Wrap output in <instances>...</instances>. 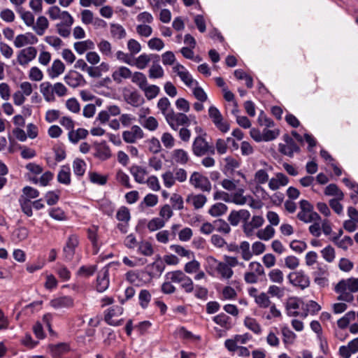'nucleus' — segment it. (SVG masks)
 Instances as JSON below:
<instances>
[{
    "mask_svg": "<svg viewBox=\"0 0 358 358\" xmlns=\"http://www.w3.org/2000/svg\"><path fill=\"white\" fill-rule=\"evenodd\" d=\"M57 180L59 183L69 185L71 183V172L68 166H63L57 175Z\"/></svg>",
    "mask_w": 358,
    "mask_h": 358,
    "instance_id": "32",
    "label": "nucleus"
},
{
    "mask_svg": "<svg viewBox=\"0 0 358 358\" xmlns=\"http://www.w3.org/2000/svg\"><path fill=\"white\" fill-rule=\"evenodd\" d=\"M162 177L166 187L170 188L175 184L176 179L173 172L170 171H166L162 174Z\"/></svg>",
    "mask_w": 358,
    "mask_h": 358,
    "instance_id": "64",
    "label": "nucleus"
},
{
    "mask_svg": "<svg viewBox=\"0 0 358 358\" xmlns=\"http://www.w3.org/2000/svg\"><path fill=\"white\" fill-rule=\"evenodd\" d=\"M64 80L68 85L73 88L83 85L85 83L83 76L76 71H69L65 76Z\"/></svg>",
    "mask_w": 358,
    "mask_h": 358,
    "instance_id": "15",
    "label": "nucleus"
},
{
    "mask_svg": "<svg viewBox=\"0 0 358 358\" xmlns=\"http://www.w3.org/2000/svg\"><path fill=\"white\" fill-rule=\"evenodd\" d=\"M283 140L285 141V144H279V151L280 153L289 157H292L294 152L298 153L300 152V148L297 145L294 139L287 134L283 136Z\"/></svg>",
    "mask_w": 358,
    "mask_h": 358,
    "instance_id": "9",
    "label": "nucleus"
},
{
    "mask_svg": "<svg viewBox=\"0 0 358 358\" xmlns=\"http://www.w3.org/2000/svg\"><path fill=\"white\" fill-rule=\"evenodd\" d=\"M123 313V308L120 306H113L109 308L104 315L105 322L111 326H120L123 322V319L119 317Z\"/></svg>",
    "mask_w": 358,
    "mask_h": 358,
    "instance_id": "5",
    "label": "nucleus"
},
{
    "mask_svg": "<svg viewBox=\"0 0 358 358\" xmlns=\"http://www.w3.org/2000/svg\"><path fill=\"white\" fill-rule=\"evenodd\" d=\"M142 90L144 92L145 96L148 100L155 98L159 93V87L155 85H147Z\"/></svg>",
    "mask_w": 358,
    "mask_h": 358,
    "instance_id": "48",
    "label": "nucleus"
},
{
    "mask_svg": "<svg viewBox=\"0 0 358 358\" xmlns=\"http://www.w3.org/2000/svg\"><path fill=\"white\" fill-rule=\"evenodd\" d=\"M139 303L143 308H147L151 299V294L147 289L141 290L138 295Z\"/></svg>",
    "mask_w": 358,
    "mask_h": 358,
    "instance_id": "59",
    "label": "nucleus"
},
{
    "mask_svg": "<svg viewBox=\"0 0 358 358\" xmlns=\"http://www.w3.org/2000/svg\"><path fill=\"white\" fill-rule=\"evenodd\" d=\"M97 269L96 265L82 266L77 271L80 276L89 277L92 275Z\"/></svg>",
    "mask_w": 358,
    "mask_h": 358,
    "instance_id": "55",
    "label": "nucleus"
},
{
    "mask_svg": "<svg viewBox=\"0 0 358 358\" xmlns=\"http://www.w3.org/2000/svg\"><path fill=\"white\" fill-rule=\"evenodd\" d=\"M268 294L271 296H275L278 299H281L285 295V288L280 287L276 285H271L268 289Z\"/></svg>",
    "mask_w": 358,
    "mask_h": 358,
    "instance_id": "63",
    "label": "nucleus"
},
{
    "mask_svg": "<svg viewBox=\"0 0 358 358\" xmlns=\"http://www.w3.org/2000/svg\"><path fill=\"white\" fill-rule=\"evenodd\" d=\"M142 126L149 131H155L157 129L159 123L157 119L152 116L147 117L143 122H141Z\"/></svg>",
    "mask_w": 358,
    "mask_h": 358,
    "instance_id": "56",
    "label": "nucleus"
},
{
    "mask_svg": "<svg viewBox=\"0 0 358 358\" xmlns=\"http://www.w3.org/2000/svg\"><path fill=\"white\" fill-rule=\"evenodd\" d=\"M40 91L47 101H54L55 94L64 96L67 93V88L62 83L52 85L49 82H43L40 85Z\"/></svg>",
    "mask_w": 358,
    "mask_h": 358,
    "instance_id": "1",
    "label": "nucleus"
},
{
    "mask_svg": "<svg viewBox=\"0 0 358 358\" xmlns=\"http://www.w3.org/2000/svg\"><path fill=\"white\" fill-rule=\"evenodd\" d=\"M130 171L136 182L140 184L145 182V177L148 174L145 169L139 166H132Z\"/></svg>",
    "mask_w": 358,
    "mask_h": 358,
    "instance_id": "22",
    "label": "nucleus"
},
{
    "mask_svg": "<svg viewBox=\"0 0 358 358\" xmlns=\"http://www.w3.org/2000/svg\"><path fill=\"white\" fill-rule=\"evenodd\" d=\"M244 324L247 328H248L256 334H259L262 332L260 324L254 318L246 317L245 319Z\"/></svg>",
    "mask_w": 358,
    "mask_h": 358,
    "instance_id": "45",
    "label": "nucleus"
},
{
    "mask_svg": "<svg viewBox=\"0 0 358 358\" xmlns=\"http://www.w3.org/2000/svg\"><path fill=\"white\" fill-rule=\"evenodd\" d=\"M187 202H191L195 209L201 208L207 201V198L203 194L189 195L186 199Z\"/></svg>",
    "mask_w": 358,
    "mask_h": 358,
    "instance_id": "26",
    "label": "nucleus"
},
{
    "mask_svg": "<svg viewBox=\"0 0 358 358\" xmlns=\"http://www.w3.org/2000/svg\"><path fill=\"white\" fill-rule=\"evenodd\" d=\"M335 292L339 294L337 297L338 301L352 302L354 300V296L352 293L350 292H348L347 289L342 290V289L338 287V283L335 287Z\"/></svg>",
    "mask_w": 358,
    "mask_h": 358,
    "instance_id": "37",
    "label": "nucleus"
},
{
    "mask_svg": "<svg viewBox=\"0 0 358 358\" xmlns=\"http://www.w3.org/2000/svg\"><path fill=\"white\" fill-rule=\"evenodd\" d=\"M48 349L53 357L58 358L69 352L70 350V347L68 343H60L55 345H50L48 346Z\"/></svg>",
    "mask_w": 358,
    "mask_h": 358,
    "instance_id": "17",
    "label": "nucleus"
},
{
    "mask_svg": "<svg viewBox=\"0 0 358 358\" xmlns=\"http://www.w3.org/2000/svg\"><path fill=\"white\" fill-rule=\"evenodd\" d=\"M255 301L259 307L262 308H266L271 304L269 297L264 292H262L258 294V296H256V299Z\"/></svg>",
    "mask_w": 358,
    "mask_h": 358,
    "instance_id": "51",
    "label": "nucleus"
},
{
    "mask_svg": "<svg viewBox=\"0 0 358 358\" xmlns=\"http://www.w3.org/2000/svg\"><path fill=\"white\" fill-rule=\"evenodd\" d=\"M157 107L166 120L167 119V117H169L171 113L174 112L171 108V103L169 100L166 97H162L158 101Z\"/></svg>",
    "mask_w": 358,
    "mask_h": 358,
    "instance_id": "23",
    "label": "nucleus"
},
{
    "mask_svg": "<svg viewBox=\"0 0 358 358\" xmlns=\"http://www.w3.org/2000/svg\"><path fill=\"white\" fill-rule=\"evenodd\" d=\"M99 51L103 55L108 57H112V45L111 43L104 39H102L97 45Z\"/></svg>",
    "mask_w": 358,
    "mask_h": 358,
    "instance_id": "39",
    "label": "nucleus"
},
{
    "mask_svg": "<svg viewBox=\"0 0 358 358\" xmlns=\"http://www.w3.org/2000/svg\"><path fill=\"white\" fill-rule=\"evenodd\" d=\"M300 211L297 218L304 223H310L321 220L320 216L314 211L313 206L307 200L303 199L299 202Z\"/></svg>",
    "mask_w": 358,
    "mask_h": 358,
    "instance_id": "2",
    "label": "nucleus"
},
{
    "mask_svg": "<svg viewBox=\"0 0 358 358\" xmlns=\"http://www.w3.org/2000/svg\"><path fill=\"white\" fill-rule=\"evenodd\" d=\"M269 279L275 283L282 284L284 281L283 273L278 268L271 270L268 273Z\"/></svg>",
    "mask_w": 358,
    "mask_h": 358,
    "instance_id": "52",
    "label": "nucleus"
},
{
    "mask_svg": "<svg viewBox=\"0 0 358 358\" xmlns=\"http://www.w3.org/2000/svg\"><path fill=\"white\" fill-rule=\"evenodd\" d=\"M108 275V268L107 266L103 267L99 272L96 285V290L99 292H103L108 289L109 285Z\"/></svg>",
    "mask_w": 358,
    "mask_h": 358,
    "instance_id": "14",
    "label": "nucleus"
},
{
    "mask_svg": "<svg viewBox=\"0 0 358 358\" xmlns=\"http://www.w3.org/2000/svg\"><path fill=\"white\" fill-rule=\"evenodd\" d=\"M173 158L176 162L181 164H185L189 159L187 152L182 149L175 150L173 151Z\"/></svg>",
    "mask_w": 358,
    "mask_h": 358,
    "instance_id": "42",
    "label": "nucleus"
},
{
    "mask_svg": "<svg viewBox=\"0 0 358 358\" xmlns=\"http://www.w3.org/2000/svg\"><path fill=\"white\" fill-rule=\"evenodd\" d=\"M64 70V64L59 59H56L53 62L51 69L49 71V76L52 78H57L61 75Z\"/></svg>",
    "mask_w": 358,
    "mask_h": 358,
    "instance_id": "30",
    "label": "nucleus"
},
{
    "mask_svg": "<svg viewBox=\"0 0 358 358\" xmlns=\"http://www.w3.org/2000/svg\"><path fill=\"white\" fill-rule=\"evenodd\" d=\"M189 183L196 189H199L203 192H210L211 183L208 178L199 172H194L189 178Z\"/></svg>",
    "mask_w": 358,
    "mask_h": 358,
    "instance_id": "8",
    "label": "nucleus"
},
{
    "mask_svg": "<svg viewBox=\"0 0 358 358\" xmlns=\"http://www.w3.org/2000/svg\"><path fill=\"white\" fill-rule=\"evenodd\" d=\"M338 287L343 290L347 289L349 292H358V278H350L346 280H341L338 282Z\"/></svg>",
    "mask_w": 358,
    "mask_h": 358,
    "instance_id": "19",
    "label": "nucleus"
},
{
    "mask_svg": "<svg viewBox=\"0 0 358 358\" xmlns=\"http://www.w3.org/2000/svg\"><path fill=\"white\" fill-rule=\"evenodd\" d=\"M281 331L283 336V343L285 345H291L294 343L296 338V335L292 330H290L289 327H282Z\"/></svg>",
    "mask_w": 358,
    "mask_h": 358,
    "instance_id": "36",
    "label": "nucleus"
},
{
    "mask_svg": "<svg viewBox=\"0 0 358 358\" xmlns=\"http://www.w3.org/2000/svg\"><path fill=\"white\" fill-rule=\"evenodd\" d=\"M227 209L228 208L224 203H216L211 206L208 210V213L213 217H218L224 215L227 212Z\"/></svg>",
    "mask_w": 358,
    "mask_h": 358,
    "instance_id": "34",
    "label": "nucleus"
},
{
    "mask_svg": "<svg viewBox=\"0 0 358 358\" xmlns=\"http://www.w3.org/2000/svg\"><path fill=\"white\" fill-rule=\"evenodd\" d=\"M244 189L239 188L232 196L231 202L237 205H243L246 203L248 199L243 196Z\"/></svg>",
    "mask_w": 358,
    "mask_h": 358,
    "instance_id": "53",
    "label": "nucleus"
},
{
    "mask_svg": "<svg viewBox=\"0 0 358 358\" xmlns=\"http://www.w3.org/2000/svg\"><path fill=\"white\" fill-rule=\"evenodd\" d=\"M166 279L175 283H180L181 287L187 293H191L194 290V284L192 280L185 275L182 271L177 270L168 272Z\"/></svg>",
    "mask_w": 358,
    "mask_h": 358,
    "instance_id": "3",
    "label": "nucleus"
},
{
    "mask_svg": "<svg viewBox=\"0 0 358 358\" xmlns=\"http://www.w3.org/2000/svg\"><path fill=\"white\" fill-rule=\"evenodd\" d=\"M88 134V131L85 129L80 128L76 131L72 129L69 133V139L73 143H78L80 139L85 138Z\"/></svg>",
    "mask_w": 358,
    "mask_h": 358,
    "instance_id": "31",
    "label": "nucleus"
},
{
    "mask_svg": "<svg viewBox=\"0 0 358 358\" xmlns=\"http://www.w3.org/2000/svg\"><path fill=\"white\" fill-rule=\"evenodd\" d=\"M210 259L217 263L216 269L222 278L229 279L232 277L234 271L227 264L224 262H217L216 259L213 257H210Z\"/></svg>",
    "mask_w": 358,
    "mask_h": 358,
    "instance_id": "25",
    "label": "nucleus"
},
{
    "mask_svg": "<svg viewBox=\"0 0 358 358\" xmlns=\"http://www.w3.org/2000/svg\"><path fill=\"white\" fill-rule=\"evenodd\" d=\"M164 70L159 64H152L149 69V77L150 78H160L164 76Z\"/></svg>",
    "mask_w": 358,
    "mask_h": 358,
    "instance_id": "60",
    "label": "nucleus"
},
{
    "mask_svg": "<svg viewBox=\"0 0 358 358\" xmlns=\"http://www.w3.org/2000/svg\"><path fill=\"white\" fill-rule=\"evenodd\" d=\"M130 217L129 210L125 206H122L117 212L116 218L119 221L128 223Z\"/></svg>",
    "mask_w": 358,
    "mask_h": 358,
    "instance_id": "61",
    "label": "nucleus"
},
{
    "mask_svg": "<svg viewBox=\"0 0 358 358\" xmlns=\"http://www.w3.org/2000/svg\"><path fill=\"white\" fill-rule=\"evenodd\" d=\"M29 235L28 229L25 227H20L15 229L12 235L13 240L16 242H20L25 240Z\"/></svg>",
    "mask_w": 358,
    "mask_h": 358,
    "instance_id": "47",
    "label": "nucleus"
},
{
    "mask_svg": "<svg viewBox=\"0 0 358 358\" xmlns=\"http://www.w3.org/2000/svg\"><path fill=\"white\" fill-rule=\"evenodd\" d=\"M322 257L327 262H332L335 259V250L331 245H328L321 251Z\"/></svg>",
    "mask_w": 358,
    "mask_h": 358,
    "instance_id": "62",
    "label": "nucleus"
},
{
    "mask_svg": "<svg viewBox=\"0 0 358 358\" xmlns=\"http://www.w3.org/2000/svg\"><path fill=\"white\" fill-rule=\"evenodd\" d=\"M79 245V239L77 235H70L63 248V255L66 261H71L76 252V248Z\"/></svg>",
    "mask_w": 358,
    "mask_h": 358,
    "instance_id": "10",
    "label": "nucleus"
},
{
    "mask_svg": "<svg viewBox=\"0 0 358 358\" xmlns=\"http://www.w3.org/2000/svg\"><path fill=\"white\" fill-rule=\"evenodd\" d=\"M48 26L49 22L48 19L44 16H40L38 17L36 24H34L32 26V28L38 36H42L44 34Z\"/></svg>",
    "mask_w": 358,
    "mask_h": 358,
    "instance_id": "24",
    "label": "nucleus"
},
{
    "mask_svg": "<svg viewBox=\"0 0 358 358\" xmlns=\"http://www.w3.org/2000/svg\"><path fill=\"white\" fill-rule=\"evenodd\" d=\"M36 48L29 46L19 52L17 56V61L20 65L26 66L36 57Z\"/></svg>",
    "mask_w": 358,
    "mask_h": 358,
    "instance_id": "13",
    "label": "nucleus"
},
{
    "mask_svg": "<svg viewBox=\"0 0 358 358\" xmlns=\"http://www.w3.org/2000/svg\"><path fill=\"white\" fill-rule=\"evenodd\" d=\"M170 127L177 131L179 127H188L190 124V120L189 117L184 113H175L173 112L166 120Z\"/></svg>",
    "mask_w": 358,
    "mask_h": 358,
    "instance_id": "7",
    "label": "nucleus"
},
{
    "mask_svg": "<svg viewBox=\"0 0 358 358\" xmlns=\"http://www.w3.org/2000/svg\"><path fill=\"white\" fill-rule=\"evenodd\" d=\"M171 249L173 250L176 253H177L180 257H185L187 259H191L194 257V253L185 249L184 247L179 245H171Z\"/></svg>",
    "mask_w": 358,
    "mask_h": 358,
    "instance_id": "50",
    "label": "nucleus"
},
{
    "mask_svg": "<svg viewBox=\"0 0 358 358\" xmlns=\"http://www.w3.org/2000/svg\"><path fill=\"white\" fill-rule=\"evenodd\" d=\"M144 137V132L138 125H133L130 130L122 132V138L127 143H134Z\"/></svg>",
    "mask_w": 358,
    "mask_h": 358,
    "instance_id": "12",
    "label": "nucleus"
},
{
    "mask_svg": "<svg viewBox=\"0 0 358 358\" xmlns=\"http://www.w3.org/2000/svg\"><path fill=\"white\" fill-rule=\"evenodd\" d=\"M110 34L114 38L122 39L126 37L127 33L124 27L120 24H110Z\"/></svg>",
    "mask_w": 358,
    "mask_h": 358,
    "instance_id": "35",
    "label": "nucleus"
},
{
    "mask_svg": "<svg viewBox=\"0 0 358 358\" xmlns=\"http://www.w3.org/2000/svg\"><path fill=\"white\" fill-rule=\"evenodd\" d=\"M86 164L84 160L81 159H76L73 163V173L78 176H82L85 172Z\"/></svg>",
    "mask_w": 358,
    "mask_h": 358,
    "instance_id": "43",
    "label": "nucleus"
},
{
    "mask_svg": "<svg viewBox=\"0 0 358 358\" xmlns=\"http://www.w3.org/2000/svg\"><path fill=\"white\" fill-rule=\"evenodd\" d=\"M343 182L345 183V185L348 187L349 188H350L355 194H352L350 197H351V199L353 201V202L355 203H358V184L356 183L355 182H352L351 180H350L348 178H343Z\"/></svg>",
    "mask_w": 358,
    "mask_h": 358,
    "instance_id": "46",
    "label": "nucleus"
},
{
    "mask_svg": "<svg viewBox=\"0 0 358 358\" xmlns=\"http://www.w3.org/2000/svg\"><path fill=\"white\" fill-rule=\"evenodd\" d=\"M132 76L130 69L125 66H121L115 71L112 74V78L117 83H122V78L127 79Z\"/></svg>",
    "mask_w": 358,
    "mask_h": 358,
    "instance_id": "20",
    "label": "nucleus"
},
{
    "mask_svg": "<svg viewBox=\"0 0 358 358\" xmlns=\"http://www.w3.org/2000/svg\"><path fill=\"white\" fill-rule=\"evenodd\" d=\"M192 152L198 157L203 156L208 153L215 154V148L210 145L205 138L201 136L195 138L192 144Z\"/></svg>",
    "mask_w": 358,
    "mask_h": 358,
    "instance_id": "4",
    "label": "nucleus"
},
{
    "mask_svg": "<svg viewBox=\"0 0 358 358\" xmlns=\"http://www.w3.org/2000/svg\"><path fill=\"white\" fill-rule=\"evenodd\" d=\"M287 277L290 283L294 286L300 287L301 289H305L310 285L309 278L303 271L292 272Z\"/></svg>",
    "mask_w": 358,
    "mask_h": 358,
    "instance_id": "11",
    "label": "nucleus"
},
{
    "mask_svg": "<svg viewBox=\"0 0 358 358\" xmlns=\"http://www.w3.org/2000/svg\"><path fill=\"white\" fill-rule=\"evenodd\" d=\"M131 80L136 83L141 90H143L148 85L145 76L141 72H135L131 76Z\"/></svg>",
    "mask_w": 358,
    "mask_h": 358,
    "instance_id": "41",
    "label": "nucleus"
},
{
    "mask_svg": "<svg viewBox=\"0 0 358 358\" xmlns=\"http://www.w3.org/2000/svg\"><path fill=\"white\" fill-rule=\"evenodd\" d=\"M76 51L81 55L88 50H92L94 48V43L91 40L88 39L86 41L76 42L73 45Z\"/></svg>",
    "mask_w": 358,
    "mask_h": 358,
    "instance_id": "29",
    "label": "nucleus"
},
{
    "mask_svg": "<svg viewBox=\"0 0 358 358\" xmlns=\"http://www.w3.org/2000/svg\"><path fill=\"white\" fill-rule=\"evenodd\" d=\"M138 252L144 256H151L153 252V248L150 243L142 241L138 245Z\"/></svg>",
    "mask_w": 358,
    "mask_h": 358,
    "instance_id": "57",
    "label": "nucleus"
},
{
    "mask_svg": "<svg viewBox=\"0 0 358 358\" xmlns=\"http://www.w3.org/2000/svg\"><path fill=\"white\" fill-rule=\"evenodd\" d=\"M50 303L56 309L71 308L73 306V299L71 296H64L51 300Z\"/></svg>",
    "mask_w": 358,
    "mask_h": 358,
    "instance_id": "18",
    "label": "nucleus"
},
{
    "mask_svg": "<svg viewBox=\"0 0 358 358\" xmlns=\"http://www.w3.org/2000/svg\"><path fill=\"white\" fill-rule=\"evenodd\" d=\"M299 308V299L295 297L288 299L286 303V310L289 316L297 317L299 313L297 310Z\"/></svg>",
    "mask_w": 358,
    "mask_h": 358,
    "instance_id": "21",
    "label": "nucleus"
},
{
    "mask_svg": "<svg viewBox=\"0 0 358 358\" xmlns=\"http://www.w3.org/2000/svg\"><path fill=\"white\" fill-rule=\"evenodd\" d=\"M124 98L128 104L134 107H138L143 102V99L136 91L131 92L127 95L125 94Z\"/></svg>",
    "mask_w": 358,
    "mask_h": 358,
    "instance_id": "28",
    "label": "nucleus"
},
{
    "mask_svg": "<svg viewBox=\"0 0 358 358\" xmlns=\"http://www.w3.org/2000/svg\"><path fill=\"white\" fill-rule=\"evenodd\" d=\"M165 220L160 217H155L148 223V229L150 231H155L165 226Z\"/></svg>",
    "mask_w": 358,
    "mask_h": 358,
    "instance_id": "49",
    "label": "nucleus"
},
{
    "mask_svg": "<svg viewBox=\"0 0 358 358\" xmlns=\"http://www.w3.org/2000/svg\"><path fill=\"white\" fill-rule=\"evenodd\" d=\"M275 234V229L271 225L266 226L264 229L260 230L257 232V237L264 241H268L271 239Z\"/></svg>",
    "mask_w": 358,
    "mask_h": 358,
    "instance_id": "44",
    "label": "nucleus"
},
{
    "mask_svg": "<svg viewBox=\"0 0 358 358\" xmlns=\"http://www.w3.org/2000/svg\"><path fill=\"white\" fill-rule=\"evenodd\" d=\"M331 240L338 247L344 250L353 244V241L350 236H345L342 240L338 241V236H334Z\"/></svg>",
    "mask_w": 358,
    "mask_h": 358,
    "instance_id": "40",
    "label": "nucleus"
},
{
    "mask_svg": "<svg viewBox=\"0 0 358 358\" xmlns=\"http://www.w3.org/2000/svg\"><path fill=\"white\" fill-rule=\"evenodd\" d=\"M17 11L20 14L22 20L28 27H32L34 24V16L30 11H24L22 7L17 8Z\"/></svg>",
    "mask_w": 358,
    "mask_h": 358,
    "instance_id": "38",
    "label": "nucleus"
},
{
    "mask_svg": "<svg viewBox=\"0 0 358 358\" xmlns=\"http://www.w3.org/2000/svg\"><path fill=\"white\" fill-rule=\"evenodd\" d=\"M38 42V38L32 33L27 32L24 34L17 35L14 41L16 48H22L27 45H34Z\"/></svg>",
    "mask_w": 358,
    "mask_h": 358,
    "instance_id": "16",
    "label": "nucleus"
},
{
    "mask_svg": "<svg viewBox=\"0 0 358 358\" xmlns=\"http://www.w3.org/2000/svg\"><path fill=\"white\" fill-rule=\"evenodd\" d=\"M324 194L327 196H335L338 200H342L344 197L343 192L335 184H330L327 186Z\"/></svg>",
    "mask_w": 358,
    "mask_h": 358,
    "instance_id": "33",
    "label": "nucleus"
},
{
    "mask_svg": "<svg viewBox=\"0 0 358 358\" xmlns=\"http://www.w3.org/2000/svg\"><path fill=\"white\" fill-rule=\"evenodd\" d=\"M241 252L242 258L245 260H250L252 257V253L250 250V243L248 241H243L238 246Z\"/></svg>",
    "mask_w": 358,
    "mask_h": 358,
    "instance_id": "54",
    "label": "nucleus"
},
{
    "mask_svg": "<svg viewBox=\"0 0 358 358\" xmlns=\"http://www.w3.org/2000/svg\"><path fill=\"white\" fill-rule=\"evenodd\" d=\"M214 225L216 230L219 232L228 234L231 231L229 225L224 220L219 219L214 221Z\"/></svg>",
    "mask_w": 358,
    "mask_h": 358,
    "instance_id": "58",
    "label": "nucleus"
},
{
    "mask_svg": "<svg viewBox=\"0 0 358 358\" xmlns=\"http://www.w3.org/2000/svg\"><path fill=\"white\" fill-rule=\"evenodd\" d=\"M208 115L215 126L222 132L226 133L229 130V124L224 121L220 110L212 106L208 108Z\"/></svg>",
    "mask_w": 358,
    "mask_h": 358,
    "instance_id": "6",
    "label": "nucleus"
},
{
    "mask_svg": "<svg viewBox=\"0 0 358 358\" xmlns=\"http://www.w3.org/2000/svg\"><path fill=\"white\" fill-rule=\"evenodd\" d=\"M152 57L156 58L157 62L159 59V56L157 55H148L142 54L136 58L135 65L139 69H144L150 62Z\"/></svg>",
    "mask_w": 358,
    "mask_h": 358,
    "instance_id": "27",
    "label": "nucleus"
}]
</instances>
